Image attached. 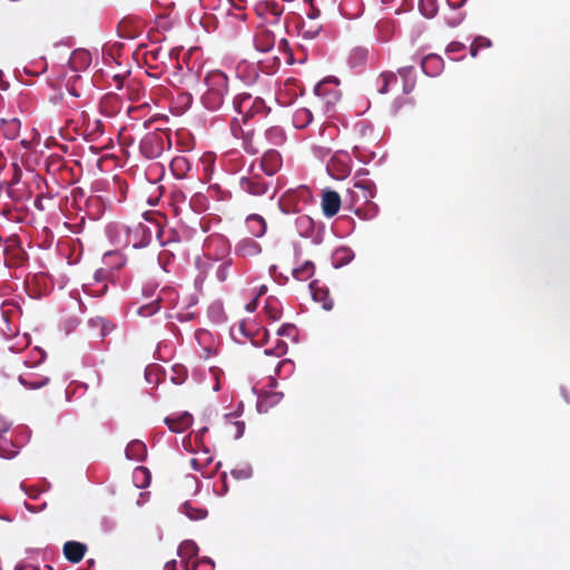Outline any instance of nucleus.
Returning <instances> with one entry per match:
<instances>
[{"instance_id":"3c124183","label":"nucleus","mask_w":570,"mask_h":570,"mask_svg":"<svg viewBox=\"0 0 570 570\" xmlns=\"http://www.w3.org/2000/svg\"><path fill=\"white\" fill-rule=\"evenodd\" d=\"M464 49V45L461 43V42H451L448 48H446V51L452 53V52H459L461 50Z\"/></svg>"},{"instance_id":"f704fd0d","label":"nucleus","mask_w":570,"mask_h":570,"mask_svg":"<svg viewBox=\"0 0 570 570\" xmlns=\"http://www.w3.org/2000/svg\"><path fill=\"white\" fill-rule=\"evenodd\" d=\"M314 264L312 262H305L301 267L293 271L294 277L297 279H306L313 275Z\"/></svg>"},{"instance_id":"603ef678","label":"nucleus","mask_w":570,"mask_h":570,"mask_svg":"<svg viewBox=\"0 0 570 570\" xmlns=\"http://www.w3.org/2000/svg\"><path fill=\"white\" fill-rule=\"evenodd\" d=\"M414 86H415V79H406V80H404V82H403V92L404 94H410L414 89Z\"/></svg>"},{"instance_id":"c85d7f7f","label":"nucleus","mask_w":570,"mask_h":570,"mask_svg":"<svg viewBox=\"0 0 570 570\" xmlns=\"http://www.w3.org/2000/svg\"><path fill=\"white\" fill-rule=\"evenodd\" d=\"M88 325L91 328H100V337L107 336L112 330L114 325L104 317L97 316L88 321Z\"/></svg>"},{"instance_id":"c9c22d12","label":"nucleus","mask_w":570,"mask_h":570,"mask_svg":"<svg viewBox=\"0 0 570 570\" xmlns=\"http://www.w3.org/2000/svg\"><path fill=\"white\" fill-rule=\"evenodd\" d=\"M18 380L21 385H23L27 389H31V390L40 389V387L47 385L49 382L48 377H42V379L36 380V381H29L23 375H20Z\"/></svg>"},{"instance_id":"39448f33","label":"nucleus","mask_w":570,"mask_h":570,"mask_svg":"<svg viewBox=\"0 0 570 570\" xmlns=\"http://www.w3.org/2000/svg\"><path fill=\"white\" fill-rule=\"evenodd\" d=\"M151 238V233L145 224L138 223L129 226V245L134 248L146 247Z\"/></svg>"},{"instance_id":"0e129e2a","label":"nucleus","mask_w":570,"mask_h":570,"mask_svg":"<svg viewBox=\"0 0 570 570\" xmlns=\"http://www.w3.org/2000/svg\"><path fill=\"white\" fill-rule=\"evenodd\" d=\"M200 562L208 563L212 568H214L215 563L210 558H203Z\"/></svg>"},{"instance_id":"4c0bfd02","label":"nucleus","mask_w":570,"mask_h":570,"mask_svg":"<svg viewBox=\"0 0 570 570\" xmlns=\"http://www.w3.org/2000/svg\"><path fill=\"white\" fill-rule=\"evenodd\" d=\"M420 10L426 18H432L436 13V7L434 0H421Z\"/></svg>"},{"instance_id":"7c9ffc66","label":"nucleus","mask_w":570,"mask_h":570,"mask_svg":"<svg viewBox=\"0 0 570 570\" xmlns=\"http://www.w3.org/2000/svg\"><path fill=\"white\" fill-rule=\"evenodd\" d=\"M178 556L183 559H191L198 553L197 544L191 540L184 541L178 548Z\"/></svg>"},{"instance_id":"2f4dec72","label":"nucleus","mask_w":570,"mask_h":570,"mask_svg":"<svg viewBox=\"0 0 570 570\" xmlns=\"http://www.w3.org/2000/svg\"><path fill=\"white\" fill-rule=\"evenodd\" d=\"M134 481L137 488H145L150 482V472L145 466H138L134 471Z\"/></svg>"},{"instance_id":"bb28decb","label":"nucleus","mask_w":570,"mask_h":570,"mask_svg":"<svg viewBox=\"0 0 570 570\" xmlns=\"http://www.w3.org/2000/svg\"><path fill=\"white\" fill-rule=\"evenodd\" d=\"M4 431L0 432V458L11 459L18 453V448L3 435Z\"/></svg>"},{"instance_id":"c756f323","label":"nucleus","mask_w":570,"mask_h":570,"mask_svg":"<svg viewBox=\"0 0 570 570\" xmlns=\"http://www.w3.org/2000/svg\"><path fill=\"white\" fill-rule=\"evenodd\" d=\"M170 168L177 178H184L189 170V163L185 157H175L171 160Z\"/></svg>"},{"instance_id":"680f3d73","label":"nucleus","mask_w":570,"mask_h":570,"mask_svg":"<svg viewBox=\"0 0 570 570\" xmlns=\"http://www.w3.org/2000/svg\"><path fill=\"white\" fill-rule=\"evenodd\" d=\"M479 50L480 49L475 45H471L470 52L472 57H476Z\"/></svg>"},{"instance_id":"58836bf2","label":"nucleus","mask_w":570,"mask_h":570,"mask_svg":"<svg viewBox=\"0 0 570 570\" xmlns=\"http://www.w3.org/2000/svg\"><path fill=\"white\" fill-rule=\"evenodd\" d=\"M296 226L301 234L307 235L313 229V220L308 216H301L296 219Z\"/></svg>"},{"instance_id":"052dcab7","label":"nucleus","mask_w":570,"mask_h":570,"mask_svg":"<svg viewBox=\"0 0 570 570\" xmlns=\"http://www.w3.org/2000/svg\"><path fill=\"white\" fill-rule=\"evenodd\" d=\"M95 279L98 282V283H101L104 279H105V272L104 271H97L96 274H95Z\"/></svg>"},{"instance_id":"bf43d9fd","label":"nucleus","mask_w":570,"mask_h":570,"mask_svg":"<svg viewBox=\"0 0 570 570\" xmlns=\"http://www.w3.org/2000/svg\"><path fill=\"white\" fill-rule=\"evenodd\" d=\"M176 560H170L165 564L164 570H176Z\"/></svg>"},{"instance_id":"09e8293b","label":"nucleus","mask_w":570,"mask_h":570,"mask_svg":"<svg viewBox=\"0 0 570 570\" xmlns=\"http://www.w3.org/2000/svg\"><path fill=\"white\" fill-rule=\"evenodd\" d=\"M287 352V344L281 340L277 341L275 345V356H282Z\"/></svg>"},{"instance_id":"4468645a","label":"nucleus","mask_w":570,"mask_h":570,"mask_svg":"<svg viewBox=\"0 0 570 570\" xmlns=\"http://www.w3.org/2000/svg\"><path fill=\"white\" fill-rule=\"evenodd\" d=\"M275 42L276 37L274 32L268 29H261L254 38L255 48L261 52H268L272 50Z\"/></svg>"},{"instance_id":"dca6fc26","label":"nucleus","mask_w":570,"mask_h":570,"mask_svg":"<svg viewBox=\"0 0 570 570\" xmlns=\"http://www.w3.org/2000/svg\"><path fill=\"white\" fill-rule=\"evenodd\" d=\"M86 550L85 544L76 541H68L63 546V554L72 563L79 562L83 558Z\"/></svg>"},{"instance_id":"864d4df0","label":"nucleus","mask_w":570,"mask_h":570,"mask_svg":"<svg viewBox=\"0 0 570 570\" xmlns=\"http://www.w3.org/2000/svg\"><path fill=\"white\" fill-rule=\"evenodd\" d=\"M235 426H236L235 439H240L245 431V424H244V422H235Z\"/></svg>"},{"instance_id":"5fc2aeb1","label":"nucleus","mask_w":570,"mask_h":570,"mask_svg":"<svg viewBox=\"0 0 570 570\" xmlns=\"http://www.w3.org/2000/svg\"><path fill=\"white\" fill-rule=\"evenodd\" d=\"M199 459L202 460V463L204 465L209 464L213 461V458L209 455L208 450L203 451L202 458Z\"/></svg>"},{"instance_id":"aec40b11","label":"nucleus","mask_w":570,"mask_h":570,"mask_svg":"<svg viewBox=\"0 0 570 570\" xmlns=\"http://www.w3.org/2000/svg\"><path fill=\"white\" fill-rule=\"evenodd\" d=\"M20 120L18 118L1 119L0 131L8 139H16L20 131Z\"/></svg>"},{"instance_id":"a211bd4d","label":"nucleus","mask_w":570,"mask_h":570,"mask_svg":"<svg viewBox=\"0 0 570 570\" xmlns=\"http://www.w3.org/2000/svg\"><path fill=\"white\" fill-rule=\"evenodd\" d=\"M246 227L249 234L255 237H262L266 233V223L259 215H249L246 219Z\"/></svg>"},{"instance_id":"79ce46f5","label":"nucleus","mask_w":570,"mask_h":570,"mask_svg":"<svg viewBox=\"0 0 570 570\" xmlns=\"http://www.w3.org/2000/svg\"><path fill=\"white\" fill-rule=\"evenodd\" d=\"M204 9L216 10L220 7L223 0H199Z\"/></svg>"},{"instance_id":"9d476101","label":"nucleus","mask_w":570,"mask_h":570,"mask_svg":"<svg viewBox=\"0 0 570 570\" xmlns=\"http://www.w3.org/2000/svg\"><path fill=\"white\" fill-rule=\"evenodd\" d=\"M422 71L429 77L439 76L444 68L443 59L438 55H428L421 60Z\"/></svg>"},{"instance_id":"ddd939ff","label":"nucleus","mask_w":570,"mask_h":570,"mask_svg":"<svg viewBox=\"0 0 570 570\" xmlns=\"http://www.w3.org/2000/svg\"><path fill=\"white\" fill-rule=\"evenodd\" d=\"M239 184L243 190L255 196L264 195L267 190L266 183L257 176L242 177Z\"/></svg>"},{"instance_id":"7ed1b4c3","label":"nucleus","mask_w":570,"mask_h":570,"mask_svg":"<svg viewBox=\"0 0 570 570\" xmlns=\"http://www.w3.org/2000/svg\"><path fill=\"white\" fill-rule=\"evenodd\" d=\"M328 174L335 179L346 178L352 169V159L345 151H336L326 165Z\"/></svg>"},{"instance_id":"8fccbe9b","label":"nucleus","mask_w":570,"mask_h":570,"mask_svg":"<svg viewBox=\"0 0 570 570\" xmlns=\"http://www.w3.org/2000/svg\"><path fill=\"white\" fill-rule=\"evenodd\" d=\"M354 187L358 188V189H361L363 191V198L364 199L367 200L370 197H373L372 189L367 188L364 183H355Z\"/></svg>"},{"instance_id":"b1692460","label":"nucleus","mask_w":570,"mask_h":570,"mask_svg":"<svg viewBox=\"0 0 570 570\" xmlns=\"http://www.w3.org/2000/svg\"><path fill=\"white\" fill-rule=\"evenodd\" d=\"M125 263L126 258L119 250H110L104 255V264L109 268H121Z\"/></svg>"},{"instance_id":"6ab92c4d","label":"nucleus","mask_w":570,"mask_h":570,"mask_svg":"<svg viewBox=\"0 0 570 570\" xmlns=\"http://www.w3.org/2000/svg\"><path fill=\"white\" fill-rule=\"evenodd\" d=\"M312 297L315 302L322 303V307L325 311H331L333 308V299L330 297L328 289L325 287H318L311 284Z\"/></svg>"},{"instance_id":"5701e85b","label":"nucleus","mask_w":570,"mask_h":570,"mask_svg":"<svg viewBox=\"0 0 570 570\" xmlns=\"http://www.w3.org/2000/svg\"><path fill=\"white\" fill-rule=\"evenodd\" d=\"M282 399H283V393H281V392L267 393L265 396L259 397V400L257 402V410L259 412H267L269 407L279 403V401Z\"/></svg>"},{"instance_id":"338daca9","label":"nucleus","mask_w":570,"mask_h":570,"mask_svg":"<svg viewBox=\"0 0 570 570\" xmlns=\"http://www.w3.org/2000/svg\"><path fill=\"white\" fill-rule=\"evenodd\" d=\"M461 21H462V17H459V18L454 19L453 21H449V24L454 27V26H458Z\"/></svg>"},{"instance_id":"423d86ee","label":"nucleus","mask_w":570,"mask_h":570,"mask_svg":"<svg viewBox=\"0 0 570 570\" xmlns=\"http://www.w3.org/2000/svg\"><path fill=\"white\" fill-rule=\"evenodd\" d=\"M285 141V132L278 126H273L265 130L264 135L259 137L258 145L262 148H272L281 146Z\"/></svg>"},{"instance_id":"6e6552de","label":"nucleus","mask_w":570,"mask_h":570,"mask_svg":"<svg viewBox=\"0 0 570 570\" xmlns=\"http://www.w3.org/2000/svg\"><path fill=\"white\" fill-rule=\"evenodd\" d=\"M282 166L281 155L273 148H266L261 160V169L268 176H273Z\"/></svg>"},{"instance_id":"cd10ccee","label":"nucleus","mask_w":570,"mask_h":570,"mask_svg":"<svg viewBox=\"0 0 570 570\" xmlns=\"http://www.w3.org/2000/svg\"><path fill=\"white\" fill-rule=\"evenodd\" d=\"M353 258H354V253L352 249H350L347 247H341V248L336 249L333 255V259H334L333 264L336 268H338V267H342V266L348 264Z\"/></svg>"},{"instance_id":"a878e982","label":"nucleus","mask_w":570,"mask_h":570,"mask_svg":"<svg viewBox=\"0 0 570 570\" xmlns=\"http://www.w3.org/2000/svg\"><path fill=\"white\" fill-rule=\"evenodd\" d=\"M312 120L313 115L306 108H299L293 115V125L296 128H305L312 122Z\"/></svg>"},{"instance_id":"69168bd1","label":"nucleus","mask_w":570,"mask_h":570,"mask_svg":"<svg viewBox=\"0 0 570 570\" xmlns=\"http://www.w3.org/2000/svg\"><path fill=\"white\" fill-rule=\"evenodd\" d=\"M41 202H42V200H41V198H40V197H37V199L35 200V206H36L38 209H43Z\"/></svg>"},{"instance_id":"ea45409f","label":"nucleus","mask_w":570,"mask_h":570,"mask_svg":"<svg viewBox=\"0 0 570 570\" xmlns=\"http://www.w3.org/2000/svg\"><path fill=\"white\" fill-rule=\"evenodd\" d=\"M397 78L393 72H383L381 75L382 86L379 89L380 94H386L389 90V85L396 82Z\"/></svg>"},{"instance_id":"6e6d98bb","label":"nucleus","mask_w":570,"mask_h":570,"mask_svg":"<svg viewBox=\"0 0 570 570\" xmlns=\"http://www.w3.org/2000/svg\"><path fill=\"white\" fill-rule=\"evenodd\" d=\"M190 464L191 468L196 471H199L204 466L199 458L191 459Z\"/></svg>"},{"instance_id":"2eb2a0df","label":"nucleus","mask_w":570,"mask_h":570,"mask_svg":"<svg viewBox=\"0 0 570 570\" xmlns=\"http://www.w3.org/2000/svg\"><path fill=\"white\" fill-rule=\"evenodd\" d=\"M91 63V53L86 49L75 50L69 59V66L73 71L86 70Z\"/></svg>"},{"instance_id":"20e7f679","label":"nucleus","mask_w":570,"mask_h":570,"mask_svg":"<svg viewBox=\"0 0 570 570\" xmlns=\"http://www.w3.org/2000/svg\"><path fill=\"white\" fill-rule=\"evenodd\" d=\"M257 16L267 24H278L283 8L276 2H259L255 7Z\"/></svg>"},{"instance_id":"72a5a7b5","label":"nucleus","mask_w":570,"mask_h":570,"mask_svg":"<svg viewBox=\"0 0 570 570\" xmlns=\"http://www.w3.org/2000/svg\"><path fill=\"white\" fill-rule=\"evenodd\" d=\"M230 474L236 480H247V479L252 478L253 469H252L250 464L244 463V464L233 469L230 471Z\"/></svg>"},{"instance_id":"13d9d810","label":"nucleus","mask_w":570,"mask_h":570,"mask_svg":"<svg viewBox=\"0 0 570 570\" xmlns=\"http://www.w3.org/2000/svg\"><path fill=\"white\" fill-rule=\"evenodd\" d=\"M213 375H214V379H215V381H216V383H215V385H214L213 390H214L215 392H217V391H219V390H220V384H219V380H218V371L214 370V371H213Z\"/></svg>"},{"instance_id":"473e14b6","label":"nucleus","mask_w":570,"mask_h":570,"mask_svg":"<svg viewBox=\"0 0 570 570\" xmlns=\"http://www.w3.org/2000/svg\"><path fill=\"white\" fill-rule=\"evenodd\" d=\"M181 512L185 513L190 520H203L207 517L206 510L193 508L188 502L183 504Z\"/></svg>"},{"instance_id":"f8f14e48","label":"nucleus","mask_w":570,"mask_h":570,"mask_svg":"<svg viewBox=\"0 0 570 570\" xmlns=\"http://www.w3.org/2000/svg\"><path fill=\"white\" fill-rule=\"evenodd\" d=\"M341 206V197L336 191L327 190L322 198V208L326 217H333L337 214Z\"/></svg>"},{"instance_id":"37998d69","label":"nucleus","mask_w":570,"mask_h":570,"mask_svg":"<svg viewBox=\"0 0 570 570\" xmlns=\"http://www.w3.org/2000/svg\"><path fill=\"white\" fill-rule=\"evenodd\" d=\"M472 43L475 45L479 49L490 48L492 46L491 40L483 36L476 37Z\"/></svg>"},{"instance_id":"a19ab883","label":"nucleus","mask_w":570,"mask_h":570,"mask_svg":"<svg viewBox=\"0 0 570 570\" xmlns=\"http://www.w3.org/2000/svg\"><path fill=\"white\" fill-rule=\"evenodd\" d=\"M230 259L223 262L219 264L216 271V277L219 282H224L228 275V268L230 266Z\"/></svg>"},{"instance_id":"e433bc0d","label":"nucleus","mask_w":570,"mask_h":570,"mask_svg":"<svg viewBox=\"0 0 570 570\" xmlns=\"http://www.w3.org/2000/svg\"><path fill=\"white\" fill-rule=\"evenodd\" d=\"M159 311V303L154 301L149 304L142 305L137 309V314L141 317H149Z\"/></svg>"},{"instance_id":"f257e3e1","label":"nucleus","mask_w":570,"mask_h":570,"mask_svg":"<svg viewBox=\"0 0 570 570\" xmlns=\"http://www.w3.org/2000/svg\"><path fill=\"white\" fill-rule=\"evenodd\" d=\"M204 83L206 86L202 95L204 107L212 111L218 110L228 92L227 76L220 70H213L205 76Z\"/></svg>"},{"instance_id":"1a4fd4ad","label":"nucleus","mask_w":570,"mask_h":570,"mask_svg":"<svg viewBox=\"0 0 570 570\" xmlns=\"http://www.w3.org/2000/svg\"><path fill=\"white\" fill-rule=\"evenodd\" d=\"M165 423L174 433H181L193 423V416L188 412L174 414L165 419Z\"/></svg>"},{"instance_id":"774afa93","label":"nucleus","mask_w":570,"mask_h":570,"mask_svg":"<svg viewBox=\"0 0 570 570\" xmlns=\"http://www.w3.org/2000/svg\"><path fill=\"white\" fill-rule=\"evenodd\" d=\"M185 570H197V564H193L191 567L188 564V562L185 563Z\"/></svg>"},{"instance_id":"f03ea898","label":"nucleus","mask_w":570,"mask_h":570,"mask_svg":"<svg viewBox=\"0 0 570 570\" xmlns=\"http://www.w3.org/2000/svg\"><path fill=\"white\" fill-rule=\"evenodd\" d=\"M233 107L235 111L243 117L244 121L257 115L265 116L268 110L262 98L245 92L234 98Z\"/></svg>"},{"instance_id":"393cba45","label":"nucleus","mask_w":570,"mask_h":570,"mask_svg":"<svg viewBox=\"0 0 570 570\" xmlns=\"http://www.w3.org/2000/svg\"><path fill=\"white\" fill-rule=\"evenodd\" d=\"M367 57H368L367 49L362 48V47L354 48L348 55V65L352 68L361 67L366 62Z\"/></svg>"},{"instance_id":"c03bdc74","label":"nucleus","mask_w":570,"mask_h":570,"mask_svg":"<svg viewBox=\"0 0 570 570\" xmlns=\"http://www.w3.org/2000/svg\"><path fill=\"white\" fill-rule=\"evenodd\" d=\"M413 71L414 68L412 66H406L399 69V75L403 78V80L414 79Z\"/></svg>"},{"instance_id":"4d7b16f0","label":"nucleus","mask_w":570,"mask_h":570,"mask_svg":"<svg viewBox=\"0 0 570 570\" xmlns=\"http://www.w3.org/2000/svg\"><path fill=\"white\" fill-rule=\"evenodd\" d=\"M257 308V297H255L252 302L246 304V311L252 313Z\"/></svg>"},{"instance_id":"4be33fe9","label":"nucleus","mask_w":570,"mask_h":570,"mask_svg":"<svg viewBox=\"0 0 570 570\" xmlns=\"http://www.w3.org/2000/svg\"><path fill=\"white\" fill-rule=\"evenodd\" d=\"M3 191L14 202H21L28 197L24 184H21L19 180H16L7 186Z\"/></svg>"},{"instance_id":"9b49d317","label":"nucleus","mask_w":570,"mask_h":570,"mask_svg":"<svg viewBox=\"0 0 570 570\" xmlns=\"http://www.w3.org/2000/svg\"><path fill=\"white\" fill-rule=\"evenodd\" d=\"M332 82L337 85V80L335 78H328V79H325V80L318 82L314 89L316 96L323 97L325 99V104L327 106L334 105L340 99V95L336 89H333V90L327 89V85L332 83Z\"/></svg>"},{"instance_id":"f3484780","label":"nucleus","mask_w":570,"mask_h":570,"mask_svg":"<svg viewBox=\"0 0 570 570\" xmlns=\"http://www.w3.org/2000/svg\"><path fill=\"white\" fill-rule=\"evenodd\" d=\"M261 250V245L253 238H244L239 240L235 247V253L243 257L256 256Z\"/></svg>"},{"instance_id":"de8ad7c7","label":"nucleus","mask_w":570,"mask_h":570,"mask_svg":"<svg viewBox=\"0 0 570 570\" xmlns=\"http://www.w3.org/2000/svg\"><path fill=\"white\" fill-rule=\"evenodd\" d=\"M293 331H294V325L284 324L277 330V335L278 336H291Z\"/></svg>"},{"instance_id":"49530a36","label":"nucleus","mask_w":570,"mask_h":570,"mask_svg":"<svg viewBox=\"0 0 570 570\" xmlns=\"http://www.w3.org/2000/svg\"><path fill=\"white\" fill-rule=\"evenodd\" d=\"M266 312L268 314V317L273 321H277L281 318V312L278 311V308L272 306L271 304L266 306Z\"/></svg>"},{"instance_id":"412c9836","label":"nucleus","mask_w":570,"mask_h":570,"mask_svg":"<svg viewBox=\"0 0 570 570\" xmlns=\"http://www.w3.org/2000/svg\"><path fill=\"white\" fill-rule=\"evenodd\" d=\"M125 453L129 460L142 461L146 456L147 449L141 441L134 440L127 445Z\"/></svg>"},{"instance_id":"a18cd8bd","label":"nucleus","mask_w":570,"mask_h":570,"mask_svg":"<svg viewBox=\"0 0 570 570\" xmlns=\"http://www.w3.org/2000/svg\"><path fill=\"white\" fill-rule=\"evenodd\" d=\"M313 154L318 159H324L330 154V149L323 146H315L313 147Z\"/></svg>"},{"instance_id":"0eeeda50","label":"nucleus","mask_w":570,"mask_h":570,"mask_svg":"<svg viewBox=\"0 0 570 570\" xmlns=\"http://www.w3.org/2000/svg\"><path fill=\"white\" fill-rule=\"evenodd\" d=\"M107 235L110 242L117 246L129 245V226L125 224H110L107 227Z\"/></svg>"},{"instance_id":"e2e57ef3","label":"nucleus","mask_w":570,"mask_h":570,"mask_svg":"<svg viewBox=\"0 0 570 570\" xmlns=\"http://www.w3.org/2000/svg\"><path fill=\"white\" fill-rule=\"evenodd\" d=\"M316 35H317V31H305L304 32V37L309 38V39L314 38Z\"/></svg>"}]
</instances>
